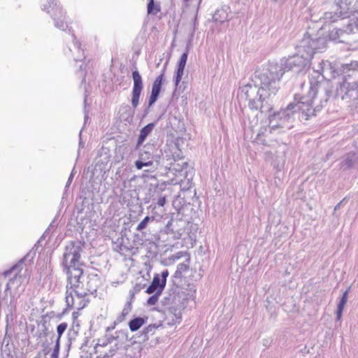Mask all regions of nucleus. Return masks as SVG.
I'll list each match as a JSON object with an SVG mask.
<instances>
[{
    "instance_id": "f257e3e1",
    "label": "nucleus",
    "mask_w": 358,
    "mask_h": 358,
    "mask_svg": "<svg viewBox=\"0 0 358 358\" xmlns=\"http://www.w3.org/2000/svg\"><path fill=\"white\" fill-rule=\"evenodd\" d=\"M313 72L309 76L310 90L306 96H302L297 103H290L286 108L282 109L273 115H268L269 127L274 131L276 129H290L293 127L294 115L299 111L301 118L306 120L315 116L332 95V85L326 79L324 66L332 69V63L327 60L314 63Z\"/></svg>"
},
{
    "instance_id": "f03ea898",
    "label": "nucleus",
    "mask_w": 358,
    "mask_h": 358,
    "mask_svg": "<svg viewBox=\"0 0 358 358\" xmlns=\"http://www.w3.org/2000/svg\"><path fill=\"white\" fill-rule=\"evenodd\" d=\"M279 88L278 81L264 68L255 71L251 83L239 88L237 97L248 101L251 110L266 115L273 109L272 99Z\"/></svg>"
},
{
    "instance_id": "7ed1b4c3",
    "label": "nucleus",
    "mask_w": 358,
    "mask_h": 358,
    "mask_svg": "<svg viewBox=\"0 0 358 358\" xmlns=\"http://www.w3.org/2000/svg\"><path fill=\"white\" fill-rule=\"evenodd\" d=\"M327 46V41L324 38H312L308 34H304L303 38L296 45L297 52L287 58H282L280 63L269 64L264 68L271 73V76L278 83L286 71L296 69L300 71L310 64L315 52L323 51Z\"/></svg>"
},
{
    "instance_id": "20e7f679",
    "label": "nucleus",
    "mask_w": 358,
    "mask_h": 358,
    "mask_svg": "<svg viewBox=\"0 0 358 358\" xmlns=\"http://www.w3.org/2000/svg\"><path fill=\"white\" fill-rule=\"evenodd\" d=\"M43 10L51 15L56 28L62 31L68 30L69 34H71L72 45L68 48L69 52L65 50V54H72L74 60L76 62L84 59L85 57L84 55V51L81 48V43L76 40L75 35L71 33V29L69 28L65 20L66 17L62 8L59 5V1L48 0L47 2L43 5Z\"/></svg>"
},
{
    "instance_id": "39448f33",
    "label": "nucleus",
    "mask_w": 358,
    "mask_h": 358,
    "mask_svg": "<svg viewBox=\"0 0 358 358\" xmlns=\"http://www.w3.org/2000/svg\"><path fill=\"white\" fill-rule=\"evenodd\" d=\"M344 77L336 88V95L350 102L358 110V61H351L341 69Z\"/></svg>"
},
{
    "instance_id": "423d86ee",
    "label": "nucleus",
    "mask_w": 358,
    "mask_h": 358,
    "mask_svg": "<svg viewBox=\"0 0 358 358\" xmlns=\"http://www.w3.org/2000/svg\"><path fill=\"white\" fill-rule=\"evenodd\" d=\"M83 252V244L80 241H69L66 243L62 265L63 271L67 275V279L74 280L76 278H81L83 274L81 260V253Z\"/></svg>"
},
{
    "instance_id": "0eeeda50",
    "label": "nucleus",
    "mask_w": 358,
    "mask_h": 358,
    "mask_svg": "<svg viewBox=\"0 0 358 358\" xmlns=\"http://www.w3.org/2000/svg\"><path fill=\"white\" fill-rule=\"evenodd\" d=\"M75 281L67 279L66 290V303L69 308H76L78 310L84 308L89 302L86 292L79 287V278Z\"/></svg>"
},
{
    "instance_id": "6e6552de",
    "label": "nucleus",
    "mask_w": 358,
    "mask_h": 358,
    "mask_svg": "<svg viewBox=\"0 0 358 358\" xmlns=\"http://www.w3.org/2000/svg\"><path fill=\"white\" fill-rule=\"evenodd\" d=\"M138 159L135 162V166L138 170H141L144 166H150L153 162L159 164L162 155V150H158L154 143L150 141L138 148Z\"/></svg>"
},
{
    "instance_id": "1a4fd4ad",
    "label": "nucleus",
    "mask_w": 358,
    "mask_h": 358,
    "mask_svg": "<svg viewBox=\"0 0 358 358\" xmlns=\"http://www.w3.org/2000/svg\"><path fill=\"white\" fill-rule=\"evenodd\" d=\"M188 300L187 296L184 292H178L173 297V306L169 307V312L173 314L175 319L173 320L175 322H180L182 319L181 310L184 309L187 305Z\"/></svg>"
},
{
    "instance_id": "9d476101",
    "label": "nucleus",
    "mask_w": 358,
    "mask_h": 358,
    "mask_svg": "<svg viewBox=\"0 0 358 358\" xmlns=\"http://www.w3.org/2000/svg\"><path fill=\"white\" fill-rule=\"evenodd\" d=\"M132 79L134 85L131 91V103L132 107L135 109L139 104V99L143 89V83L142 77L138 70L132 72Z\"/></svg>"
},
{
    "instance_id": "9b49d317",
    "label": "nucleus",
    "mask_w": 358,
    "mask_h": 358,
    "mask_svg": "<svg viewBox=\"0 0 358 358\" xmlns=\"http://www.w3.org/2000/svg\"><path fill=\"white\" fill-rule=\"evenodd\" d=\"M99 285L100 279L97 275H89L86 281L84 280L83 275L79 278V287L86 292L87 296L95 294Z\"/></svg>"
},
{
    "instance_id": "f8f14e48",
    "label": "nucleus",
    "mask_w": 358,
    "mask_h": 358,
    "mask_svg": "<svg viewBox=\"0 0 358 358\" xmlns=\"http://www.w3.org/2000/svg\"><path fill=\"white\" fill-rule=\"evenodd\" d=\"M357 15L354 14L352 17L350 18L346 29L337 28L332 29L329 33L330 39L341 42V36H343V34H349L355 31V30H358V13H357Z\"/></svg>"
},
{
    "instance_id": "ddd939ff",
    "label": "nucleus",
    "mask_w": 358,
    "mask_h": 358,
    "mask_svg": "<svg viewBox=\"0 0 358 358\" xmlns=\"http://www.w3.org/2000/svg\"><path fill=\"white\" fill-rule=\"evenodd\" d=\"M169 196V190L166 189V185L162 184L157 185L154 187L153 192L151 194L152 205H155V207L156 206L164 207Z\"/></svg>"
},
{
    "instance_id": "4468645a",
    "label": "nucleus",
    "mask_w": 358,
    "mask_h": 358,
    "mask_svg": "<svg viewBox=\"0 0 358 358\" xmlns=\"http://www.w3.org/2000/svg\"><path fill=\"white\" fill-rule=\"evenodd\" d=\"M165 68L162 73L155 78L152 83L151 94L148 100V107L152 106L157 100L160 94L162 83L164 79Z\"/></svg>"
},
{
    "instance_id": "2eb2a0df",
    "label": "nucleus",
    "mask_w": 358,
    "mask_h": 358,
    "mask_svg": "<svg viewBox=\"0 0 358 358\" xmlns=\"http://www.w3.org/2000/svg\"><path fill=\"white\" fill-rule=\"evenodd\" d=\"M187 57H188V50L187 49L185 50V52H184L182 54V55L180 56V58L177 64V69L175 73L174 79H173L176 87H178V85H179L180 82L182 80V76L184 74V70H185V65L187 63Z\"/></svg>"
},
{
    "instance_id": "dca6fc26",
    "label": "nucleus",
    "mask_w": 358,
    "mask_h": 358,
    "mask_svg": "<svg viewBox=\"0 0 358 358\" xmlns=\"http://www.w3.org/2000/svg\"><path fill=\"white\" fill-rule=\"evenodd\" d=\"M339 166L343 171L358 166V156L355 152L348 153L342 157Z\"/></svg>"
},
{
    "instance_id": "f3484780",
    "label": "nucleus",
    "mask_w": 358,
    "mask_h": 358,
    "mask_svg": "<svg viewBox=\"0 0 358 358\" xmlns=\"http://www.w3.org/2000/svg\"><path fill=\"white\" fill-rule=\"evenodd\" d=\"M166 285H163V282L160 280V275L158 273L154 275L153 279L151 284L148 287L145 292L152 294V293H157V294H162Z\"/></svg>"
},
{
    "instance_id": "a211bd4d",
    "label": "nucleus",
    "mask_w": 358,
    "mask_h": 358,
    "mask_svg": "<svg viewBox=\"0 0 358 358\" xmlns=\"http://www.w3.org/2000/svg\"><path fill=\"white\" fill-rule=\"evenodd\" d=\"M155 124L152 122L149 123L145 127H143L141 131L139 136L137 139V142L135 146V150H138L139 148H141L143 145V143L145 142L148 136L150 135V134L152 131Z\"/></svg>"
},
{
    "instance_id": "6ab92c4d",
    "label": "nucleus",
    "mask_w": 358,
    "mask_h": 358,
    "mask_svg": "<svg viewBox=\"0 0 358 358\" xmlns=\"http://www.w3.org/2000/svg\"><path fill=\"white\" fill-rule=\"evenodd\" d=\"M348 8H346L340 10L339 13L327 12L324 13V19L325 22H335L340 18L344 19L348 17Z\"/></svg>"
},
{
    "instance_id": "aec40b11",
    "label": "nucleus",
    "mask_w": 358,
    "mask_h": 358,
    "mask_svg": "<svg viewBox=\"0 0 358 358\" xmlns=\"http://www.w3.org/2000/svg\"><path fill=\"white\" fill-rule=\"evenodd\" d=\"M350 287H348L343 293V295L338 303V306H337V310H336V319L337 320H340L341 317H342V314H343V309H344V307H345V305L347 303V301H348V293H349V291H350Z\"/></svg>"
},
{
    "instance_id": "412c9836",
    "label": "nucleus",
    "mask_w": 358,
    "mask_h": 358,
    "mask_svg": "<svg viewBox=\"0 0 358 358\" xmlns=\"http://www.w3.org/2000/svg\"><path fill=\"white\" fill-rule=\"evenodd\" d=\"M147 317H136L131 320L129 322V327L131 331L138 330L143 324L146 323Z\"/></svg>"
},
{
    "instance_id": "4be33fe9",
    "label": "nucleus",
    "mask_w": 358,
    "mask_h": 358,
    "mask_svg": "<svg viewBox=\"0 0 358 358\" xmlns=\"http://www.w3.org/2000/svg\"><path fill=\"white\" fill-rule=\"evenodd\" d=\"M347 63L346 64H348ZM345 64H341L340 66H336L335 64L332 63V69H329V67L324 66L325 69L324 71L322 72L323 75L328 76L329 75L331 77L335 78L336 76H338L340 73L343 75V78L344 77V75L343 72L341 71V66H343ZM343 80V78L342 79V81Z\"/></svg>"
},
{
    "instance_id": "5701e85b",
    "label": "nucleus",
    "mask_w": 358,
    "mask_h": 358,
    "mask_svg": "<svg viewBox=\"0 0 358 358\" xmlns=\"http://www.w3.org/2000/svg\"><path fill=\"white\" fill-rule=\"evenodd\" d=\"M228 18V14L227 11L224 9H218L217 10L213 16V19L215 22H218L220 23L224 22L225 20H227Z\"/></svg>"
},
{
    "instance_id": "b1692460",
    "label": "nucleus",
    "mask_w": 358,
    "mask_h": 358,
    "mask_svg": "<svg viewBox=\"0 0 358 358\" xmlns=\"http://www.w3.org/2000/svg\"><path fill=\"white\" fill-rule=\"evenodd\" d=\"M161 10L160 5L156 3L154 0H149L148 3V13L149 15H157Z\"/></svg>"
},
{
    "instance_id": "393cba45",
    "label": "nucleus",
    "mask_w": 358,
    "mask_h": 358,
    "mask_svg": "<svg viewBox=\"0 0 358 358\" xmlns=\"http://www.w3.org/2000/svg\"><path fill=\"white\" fill-rule=\"evenodd\" d=\"M189 269V265L185 263L178 264L173 275L174 278H180L182 274Z\"/></svg>"
},
{
    "instance_id": "a878e982",
    "label": "nucleus",
    "mask_w": 358,
    "mask_h": 358,
    "mask_svg": "<svg viewBox=\"0 0 358 358\" xmlns=\"http://www.w3.org/2000/svg\"><path fill=\"white\" fill-rule=\"evenodd\" d=\"M80 330V325H75V322H73L72 327L68 331V337L69 341L76 340Z\"/></svg>"
},
{
    "instance_id": "bb28decb",
    "label": "nucleus",
    "mask_w": 358,
    "mask_h": 358,
    "mask_svg": "<svg viewBox=\"0 0 358 358\" xmlns=\"http://www.w3.org/2000/svg\"><path fill=\"white\" fill-rule=\"evenodd\" d=\"M156 324H150L143 329L142 334L144 336L145 339H148L150 335L154 334L155 330L157 329Z\"/></svg>"
},
{
    "instance_id": "cd10ccee",
    "label": "nucleus",
    "mask_w": 358,
    "mask_h": 358,
    "mask_svg": "<svg viewBox=\"0 0 358 358\" xmlns=\"http://www.w3.org/2000/svg\"><path fill=\"white\" fill-rule=\"evenodd\" d=\"M154 220V217L146 216L144 219L138 224L136 227V230L138 231H141L144 229H145L148 224V223L151 221Z\"/></svg>"
},
{
    "instance_id": "c85d7f7f",
    "label": "nucleus",
    "mask_w": 358,
    "mask_h": 358,
    "mask_svg": "<svg viewBox=\"0 0 358 358\" xmlns=\"http://www.w3.org/2000/svg\"><path fill=\"white\" fill-rule=\"evenodd\" d=\"M68 324L66 322H62L57 327V338L56 340H58L60 342V338L65 331L67 329Z\"/></svg>"
},
{
    "instance_id": "c756f323",
    "label": "nucleus",
    "mask_w": 358,
    "mask_h": 358,
    "mask_svg": "<svg viewBox=\"0 0 358 358\" xmlns=\"http://www.w3.org/2000/svg\"><path fill=\"white\" fill-rule=\"evenodd\" d=\"M114 340H115V337L107 333L104 338L99 340V345L105 346L111 343Z\"/></svg>"
},
{
    "instance_id": "7c9ffc66",
    "label": "nucleus",
    "mask_w": 358,
    "mask_h": 358,
    "mask_svg": "<svg viewBox=\"0 0 358 358\" xmlns=\"http://www.w3.org/2000/svg\"><path fill=\"white\" fill-rule=\"evenodd\" d=\"M50 334L52 335V337L54 336V333L49 331L48 329L45 326V324H43L41 326V329H40V331L38 332V337L41 338H43V337H48Z\"/></svg>"
},
{
    "instance_id": "2f4dec72",
    "label": "nucleus",
    "mask_w": 358,
    "mask_h": 358,
    "mask_svg": "<svg viewBox=\"0 0 358 358\" xmlns=\"http://www.w3.org/2000/svg\"><path fill=\"white\" fill-rule=\"evenodd\" d=\"M152 295L150 296L147 301V304L149 306H154L157 303L159 300V297L161 294H157V293H152Z\"/></svg>"
},
{
    "instance_id": "473e14b6",
    "label": "nucleus",
    "mask_w": 358,
    "mask_h": 358,
    "mask_svg": "<svg viewBox=\"0 0 358 358\" xmlns=\"http://www.w3.org/2000/svg\"><path fill=\"white\" fill-rule=\"evenodd\" d=\"M59 349L60 342L58 340H56L53 351L51 354V358H59Z\"/></svg>"
},
{
    "instance_id": "72a5a7b5",
    "label": "nucleus",
    "mask_w": 358,
    "mask_h": 358,
    "mask_svg": "<svg viewBox=\"0 0 358 358\" xmlns=\"http://www.w3.org/2000/svg\"><path fill=\"white\" fill-rule=\"evenodd\" d=\"M134 298V292H132V293H131V297H130L129 301H128L125 303V305H124V306L123 308V310H125L126 312L129 313H130V311L131 310V308H132L131 304H132V301H133Z\"/></svg>"
},
{
    "instance_id": "f704fd0d",
    "label": "nucleus",
    "mask_w": 358,
    "mask_h": 358,
    "mask_svg": "<svg viewBox=\"0 0 358 358\" xmlns=\"http://www.w3.org/2000/svg\"><path fill=\"white\" fill-rule=\"evenodd\" d=\"M128 315L129 313L122 309V313L117 317L116 320H115V324H120L124 321Z\"/></svg>"
},
{
    "instance_id": "c9c22d12",
    "label": "nucleus",
    "mask_w": 358,
    "mask_h": 358,
    "mask_svg": "<svg viewBox=\"0 0 358 358\" xmlns=\"http://www.w3.org/2000/svg\"><path fill=\"white\" fill-rule=\"evenodd\" d=\"M120 111H122V112L128 114V117H131L133 116V113L131 112V108L128 105L121 106Z\"/></svg>"
},
{
    "instance_id": "e433bc0d",
    "label": "nucleus",
    "mask_w": 358,
    "mask_h": 358,
    "mask_svg": "<svg viewBox=\"0 0 358 358\" xmlns=\"http://www.w3.org/2000/svg\"><path fill=\"white\" fill-rule=\"evenodd\" d=\"M85 69H83V65L80 66V69L77 72V75L82 78V83L85 82Z\"/></svg>"
},
{
    "instance_id": "4c0bfd02",
    "label": "nucleus",
    "mask_w": 358,
    "mask_h": 358,
    "mask_svg": "<svg viewBox=\"0 0 358 358\" xmlns=\"http://www.w3.org/2000/svg\"><path fill=\"white\" fill-rule=\"evenodd\" d=\"M169 271L167 269L164 270L161 273V274L159 275H160V280L163 282V285H166V278L169 276Z\"/></svg>"
},
{
    "instance_id": "58836bf2",
    "label": "nucleus",
    "mask_w": 358,
    "mask_h": 358,
    "mask_svg": "<svg viewBox=\"0 0 358 358\" xmlns=\"http://www.w3.org/2000/svg\"><path fill=\"white\" fill-rule=\"evenodd\" d=\"M74 177V169L72 170L71 173L70 174L68 180L66 184V188H67L71 183L73 178Z\"/></svg>"
},
{
    "instance_id": "ea45409f",
    "label": "nucleus",
    "mask_w": 358,
    "mask_h": 358,
    "mask_svg": "<svg viewBox=\"0 0 358 358\" xmlns=\"http://www.w3.org/2000/svg\"><path fill=\"white\" fill-rule=\"evenodd\" d=\"M125 250H127V248L122 244L117 245V248L115 249V250L120 254H123Z\"/></svg>"
},
{
    "instance_id": "a19ab883",
    "label": "nucleus",
    "mask_w": 358,
    "mask_h": 358,
    "mask_svg": "<svg viewBox=\"0 0 358 358\" xmlns=\"http://www.w3.org/2000/svg\"><path fill=\"white\" fill-rule=\"evenodd\" d=\"M141 288H142V287H141V285H136L133 288V290H131V291L129 292V296H131V293H132V292H134V294H135L136 293H137V292H140V291H141Z\"/></svg>"
},
{
    "instance_id": "79ce46f5",
    "label": "nucleus",
    "mask_w": 358,
    "mask_h": 358,
    "mask_svg": "<svg viewBox=\"0 0 358 358\" xmlns=\"http://www.w3.org/2000/svg\"><path fill=\"white\" fill-rule=\"evenodd\" d=\"M85 103H86V98L85 99V123H84L85 124H86V122H87V120L89 118L88 114H87V113L86 111V105H85Z\"/></svg>"
},
{
    "instance_id": "37998d69",
    "label": "nucleus",
    "mask_w": 358,
    "mask_h": 358,
    "mask_svg": "<svg viewBox=\"0 0 358 358\" xmlns=\"http://www.w3.org/2000/svg\"><path fill=\"white\" fill-rule=\"evenodd\" d=\"M116 325H117V324H115V322H114L113 325H111V326H110V327H108L106 328V332H107V333H108L109 331H110L113 330V329H115V326H116Z\"/></svg>"
},
{
    "instance_id": "c03bdc74",
    "label": "nucleus",
    "mask_w": 358,
    "mask_h": 358,
    "mask_svg": "<svg viewBox=\"0 0 358 358\" xmlns=\"http://www.w3.org/2000/svg\"><path fill=\"white\" fill-rule=\"evenodd\" d=\"M345 199H343L342 201H341L335 207H334V210H337L338 209H339L341 208V206H342L343 201H344Z\"/></svg>"
},
{
    "instance_id": "a18cd8bd",
    "label": "nucleus",
    "mask_w": 358,
    "mask_h": 358,
    "mask_svg": "<svg viewBox=\"0 0 358 358\" xmlns=\"http://www.w3.org/2000/svg\"><path fill=\"white\" fill-rule=\"evenodd\" d=\"M81 134H82V130L80 131V134H79V136H80L79 146L80 147H83L84 145V143L82 141V139H81Z\"/></svg>"
},
{
    "instance_id": "49530a36",
    "label": "nucleus",
    "mask_w": 358,
    "mask_h": 358,
    "mask_svg": "<svg viewBox=\"0 0 358 358\" xmlns=\"http://www.w3.org/2000/svg\"><path fill=\"white\" fill-rule=\"evenodd\" d=\"M256 141L257 143H261L262 144H264V142L261 141L260 134H257V137L256 138Z\"/></svg>"
},
{
    "instance_id": "de8ad7c7",
    "label": "nucleus",
    "mask_w": 358,
    "mask_h": 358,
    "mask_svg": "<svg viewBox=\"0 0 358 358\" xmlns=\"http://www.w3.org/2000/svg\"><path fill=\"white\" fill-rule=\"evenodd\" d=\"M78 312H73V313L72 316H73V320H75V321L76 320L77 317H78Z\"/></svg>"
},
{
    "instance_id": "09e8293b",
    "label": "nucleus",
    "mask_w": 358,
    "mask_h": 358,
    "mask_svg": "<svg viewBox=\"0 0 358 358\" xmlns=\"http://www.w3.org/2000/svg\"><path fill=\"white\" fill-rule=\"evenodd\" d=\"M1 358H13V357H10V355H9V354H8V355H6V357H5V356L2 355V357H1Z\"/></svg>"
},
{
    "instance_id": "8fccbe9b",
    "label": "nucleus",
    "mask_w": 358,
    "mask_h": 358,
    "mask_svg": "<svg viewBox=\"0 0 358 358\" xmlns=\"http://www.w3.org/2000/svg\"><path fill=\"white\" fill-rule=\"evenodd\" d=\"M52 226V224H50L49 227H51ZM48 231H50V228H48V229L45 231L44 235H45V234H47V233L48 232Z\"/></svg>"
},
{
    "instance_id": "3c124183",
    "label": "nucleus",
    "mask_w": 358,
    "mask_h": 358,
    "mask_svg": "<svg viewBox=\"0 0 358 358\" xmlns=\"http://www.w3.org/2000/svg\"><path fill=\"white\" fill-rule=\"evenodd\" d=\"M73 322H75V325H80L79 323H78V321L73 320Z\"/></svg>"
},
{
    "instance_id": "603ef678",
    "label": "nucleus",
    "mask_w": 358,
    "mask_h": 358,
    "mask_svg": "<svg viewBox=\"0 0 358 358\" xmlns=\"http://www.w3.org/2000/svg\"><path fill=\"white\" fill-rule=\"evenodd\" d=\"M169 224H170V222H169V223L167 224L166 227H169Z\"/></svg>"
},
{
    "instance_id": "864d4df0",
    "label": "nucleus",
    "mask_w": 358,
    "mask_h": 358,
    "mask_svg": "<svg viewBox=\"0 0 358 358\" xmlns=\"http://www.w3.org/2000/svg\"><path fill=\"white\" fill-rule=\"evenodd\" d=\"M170 299L164 298V300H169Z\"/></svg>"
},
{
    "instance_id": "5fc2aeb1",
    "label": "nucleus",
    "mask_w": 358,
    "mask_h": 358,
    "mask_svg": "<svg viewBox=\"0 0 358 358\" xmlns=\"http://www.w3.org/2000/svg\"><path fill=\"white\" fill-rule=\"evenodd\" d=\"M196 18L195 17V19H194V24L196 23Z\"/></svg>"
},
{
    "instance_id": "6e6d98bb",
    "label": "nucleus",
    "mask_w": 358,
    "mask_h": 358,
    "mask_svg": "<svg viewBox=\"0 0 358 358\" xmlns=\"http://www.w3.org/2000/svg\"><path fill=\"white\" fill-rule=\"evenodd\" d=\"M185 2H187L189 0H183Z\"/></svg>"
},
{
    "instance_id": "4d7b16f0",
    "label": "nucleus",
    "mask_w": 358,
    "mask_h": 358,
    "mask_svg": "<svg viewBox=\"0 0 358 358\" xmlns=\"http://www.w3.org/2000/svg\"><path fill=\"white\" fill-rule=\"evenodd\" d=\"M357 3H358V1H357Z\"/></svg>"
}]
</instances>
